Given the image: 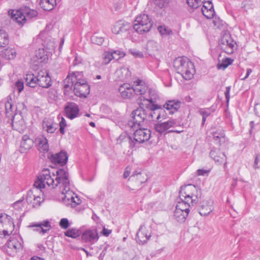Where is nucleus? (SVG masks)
<instances>
[{"label": "nucleus", "mask_w": 260, "mask_h": 260, "mask_svg": "<svg viewBox=\"0 0 260 260\" xmlns=\"http://www.w3.org/2000/svg\"><path fill=\"white\" fill-rule=\"evenodd\" d=\"M181 102L175 100L168 101L164 105V108L168 110L170 114H173L176 112L180 107Z\"/></svg>", "instance_id": "nucleus-27"}, {"label": "nucleus", "mask_w": 260, "mask_h": 260, "mask_svg": "<svg viewBox=\"0 0 260 260\" xmlns=\"http://www.w3.org/2000/svg\"><path fill=\"white\" fill-rule=\"evenodd\" d=\"M37 78L38 74L36 76L33 74H26L24 77L26 85L30 87H35L38 84Z\"/></svg>", "instance_id": "nucleus-33"}, {"label": "nucleus", "mask_w": 260, "mask_h": 260, "mask_svg": "<svg viewBox=\"0 0 260 260\" xmlns=\"http://www.w3.org/2000/svg\"><path fill=\"white\" fill-rule=\"evenodd\" d=\"M165 108L164 107L162 108L160 105H159V112L157 115V121H160L161 119H165L167 118V113L165 110Z\"/></svg>", "instance_id": "nucleus-48"}, {"label": "nucleus", "mask_w": 260, "mask_h": 260, "mask_svg": "<svg viewBox=\"0 0 260 260\" xmlns=\"http://www.w3.org/2000/svg\"><path fill=\"white\" fill-rule=\"evenodd\" d=\"M144 105L145 104L141 103L140 107L132 112V119L128 122V126L131 128L142 127L149 122Z\"/></svg>", "instance_id": "nucleus-6"}, {"label": "nucleus", "mask_w": 260, "mask_h": 260, "mask_svg": "<svg viewBox=\"0 0 260 260\" xmlns=\"http://www.w3.org/2000/svg\"><path fill=\"white\" fill-rule=\"evenodd\" d=\"M157 29L160 34L162 35H170L172 33V30L165 26H159Z\"/></svg>", "instance_id": "nucleus-49"}, {"label": "nucleus", "mask_w": 260, "mask_h": 260, "mask_svg": "<svg viewBox=\"0 0 260 260\" xmlns=\"http://www.w3.org/2000/svg\"><path fill=\"white\" fill-rule=\"evenodd\" d=\"M38 85L43 88H48L52 85V81L46 71L41 70L38 73Z\"/></svg>", "instance_id": "nucleus-12"}, {"label": "nucleus", "mask_w": 260, "mask_h": 260, "mask_svg": "<svg viewBox=\"0 0 260 260\" xmlns=\"http://www.w3.org/2000/svg\"><path fill=\"white\" fill-rule=\"evenodd\" d=\"M188 214L187 211H182L178 209H176L174 213V216L178 222L182 223L185 221Z\"/></svg>", "instance_id": "nucleus-36"}, {"label": "nucleus", "mask_w": 260, "mask_h": 260, "mask_svg": "<svg viewBox=\"0 0 260 260\" xmlns=\"http://www.w3.org/2000/svg\"><path fill=\"white\" fill-rule=\"evenodd\" d=\"M47 98L49 102L53 103L56 101L58 99V95L56 90L50 89L47 92Z\"/></svg>", "instance_id": "nucleus-42"}, {"label": "nucleus", "mask_w": 260, "mask_h": 260, "mask_svg": "<svg viewBox=\"0 0 260 260\" xmlns=\"http://www.w3.org/2000/svg\"><path fill=\"white\" fill-rule=\"evenodd\" d=\"M214 111L212 108H200L199 113L202 116V125H204L206 118Z\"/></svg>", "instance_id": "nucleus-38"}, {"label": "nucleus", "mask_w": 260, "mask_h": 260, "mask_svg": "<svg viewBox=\"0 0 260 260\" xmlns=\"http://www.w3.org/2000/svg\"><path fill=\"white\" fill-rule=\"evenodd\" d=\"M190 200H183L182 198H181V201H178V203L176 206V209H178L179 210L182 211H187L188 213L190 212L189 208L190 207L189 201Z\"/></svg>", "instance_id": "nucleus-37"}, {"label": "nucleus", "mask_w": 260, "mask_h": 260, "mask_svg": "<svg viewBox=\"0 0 260 260\" xmlns=\"http://www.w3.org/2000/svg\"><path fill=\"white\" fill-rule=\"evenodd\" d=\"M8 248L17 251L21 248V243L15 238H11L6 244Z\"/></svg>", "instance_id": "nucleus-35"}, {"label": "nucleus", "mask_w": 260, "mask_h": 260, "mask_svg": "<svg viewBox=\"0 0 260 260\" xmlns=\"http://www.w3.org/2000/svg\"><path fill=\"white\" fill-rule=\"evenodd\" d=\"M186 2L189 7L196 9L202 5L204 0H186Z\"/></svg>", "instance_id": "nucleus-45"}, {"label": "nucleus", "mask_w": 260, "mask_h": 260, "mask_svg": "<svg viewBox=\"0 0 260 260\" xmlns=\"http://www.w3.org/2000/svg\"><path fill=\"white\" fill-rule=\"evenodd\" d=\"M39 5L45 11H51L56 5V0H40Z\"/></svg>", "instance_id": "nucleus-32"}, {"label": "nucleus", "mask_w": 260, "mask_h": 260, "mask_svg": "<svg viewBox=\"0 0 260 260\" xmlns=\"http://www.w3.org/2000/svg\"><path fill=\"white\" fill-rule=\"evenodd\" d=\"M91 41L93 44L101 45L104 41V38L102 37L98 36L96 34H94L91 37Z\"/></svg>", "instance_id": "nucleus-47"}, {"label": "nucleus", "mask_w": 260, "mask_h": 260, "mask_svg": "<svg viewBox=\"0 0 260 260\" xmlns=\"http://www.w3.org/2000/svg\"><path fill=\"white\" fill-rule=\"evenodd\" d=\"M64 91L71 89L74 86V92L76 95L86 98L90 93V86L87 81L83 78L82 72H73L68 75L64 81Z\"/></svg>", "instance_id": "nucleus-1"}, {"label": "nucleus", "mask_w": 260, "mask_h": 260, "mask_svg": "<svg viewBox=\"0 0 260 260\" xmlns=\"http://www.w3.org/2000/svg\"><path fill=\"white\" fill-rule=\"evenodd\" d=\"M139 127V128L134 133L133 139L130 136L124 133L119 137V140L128 142L131 148L135 147L137 143L140 144L148 141L151 137L150 130L147 128H142V127Z\"/></svg>", "instance_id": "nucleus-4"}, {"label": "nucleus", "mask_w": 260, "mask_h": 260, "mask_svg": "<svg viewBox=\"0 0 260 260\" xmlns=\"http://www.w3.org/2000/svg\"><path fill=\"white\" fill-rule=\"evenodd\" d=\"M4 220L5 221H7L11 225L13 224V226H14V223L12 221V219L10 216L6 214Z\"/></svg>", "instance_id": "nucleus-62"}, {"label": "nucleus", "mask_w": 260, "mask_h": 260, "mask_svg": "<svg viewBox=\"0 0 260 260\" xmlns=\"http://www.w3.org/2000/svg\"><path fill=\"white\" fill-rule=\"evenodd\" d=\"M42 126L44 131L52 134L57 128V124L54 123L51 119L45 118L43 120Z\"/></svg>", "instance_id": "nucleus-26"}, {"label": "nucleus", "mask_w": 260, "mask_h": 260, "mask_svg": "<svg viewBox=\"0 0 260 260\" xmlns=\"http://www.w3.org/2000/svg\"><path fill=\"white\" fill-rule=\"evenodd\" d=\"M48 158L51 161L60 166H64L68 160V155L64 150H61L59 152L51 154Z\"/></svg>", "instance_id": "nucleus-13"}, {"label": "nucleus", "mask_w": 260, "mask_h": 260, "mask_svg": "<svg viewBox=\"0 0 260 260\" xmlns=\"http://www.w3.org/2000/svg\"><path fill=\"white\" fill-rule=\"evenodd\" d=\"M208 171L204 169H198L197 170V174L198 175H204L208 173Z\"/></svg>", "instance_id": "nucleus-63"}, {"label": "nucleus", "mask_w": 260, "mask_h": 260, "mask_svg": "<svg viewBox=\"0 0 260 260\" xmlns=\"http://www.w3.org/2000/svg\"><path fill=\"white\" fill-rule=\"evenodd\" d=\"M197 190L198 192L196 191H190V193H193L194 194L192 199H196V201L194 202V203H196L197 202V199H198L199 198H201V189L197 188Z\"/></svg>", "instance_id": "nucleus-56"}, {"label": "nucleus", "mask_w": 260, "mask_h": 260, "mask_svg": "<svg viewBox=\"0 0 260 260\" xmlns=\"http://www.w3.org/2000/svg\"><path fill=\"white\" fill-rule=\"evenodd\" d=\"M230 89H231V87L230 86L226 87V90H225V93H224L225 99H226V102L228 103L229 102V100H230Z\"/></svg>", "instance_id": "nucleus-60"}, {"label": "nucleus", "mask_w": 260, "mask_h": 260, "mask_svg": "<svg viewBox=\"0 0 260 260\" xmlns=\"http://www.w3.org/2000/svg\"><path fill=\"white\" fill-rule=\"evenodd\" d=\"M153 1L155 7L163 9L167 7L170 0H153Z\"/></svg>", "instance_id": "nucleus-43"}, {"label": "nucleus", "mask_w": 260, "mask_h": 260, "mask_svg": "<svg viewBox=\"0 0 260 260\" xmlns=\"http://www.w3.org/2000/svg\"><path fill=\"white\" fill-rule=\"evenodd\" d=\"M136 240L140 244H144L151 237L150 233H147L146 227L144 225H141L137 233Z\"/></svg>", "instance_id": "nucleus-22"}, {"label": "nucleus", "mask_w": 260, "mask_h": 260, "mask_svg": "<svg viewBox=\"0 0 260 260\" xmlns=\"http://www.w3.org/2000/svg\"><path fill=\"white\" fill-rule=\"evenodd\" d=\"M54 182V178L51 176L50 170L48 169H44L38 176L37 179L34 184V187L29 190L26 195V200L28 204H31L36 193L38 192L40 194L44 195V193L42 192V189L44 188L45 184L50 187L51 184Z\"/></svg>", "instance_id": "nucleus-3"}, {"label": "nucleus", "mask_w": 260, "mask_h": 260, "mask_svg": "<svg viewBox=\"0 0 260 260\" xmlns=\"http://www.w3.org/2000/svg\"><path fill=\"white\" fill-rule=\"evenodd\" d=\"M235 42L229 32L225 31L219 41V46L221 50L228 54H232L235 48Z\"/></svg>", "instance_id": "nucleus-9"}, {"label": "nucleus", "mask_w": 260, "mask_h": 260, "mask_svg": "<svg viewBox=\"0 0 260 260\" xmlns=\"http://www.w3.org/2000/svg\"><path fill=\"white\" fill-rule=\"evenodd\" d=\"M190 191H196L198 192L197 188L194 185L187 184L181 186L179 191L180 200H181V198H182L183 200H190L192 203L193 202H195L196 199H192L194 194L193 193H190Z\"/></svg>", "instance_id": "nucleus-10"}, {"label": "nucleus", "mask_w": 260, "mask_h": 260, "mask_svg": "<svg viewBox=\"0 0 260 260\" xmlns=\"http://www.w3.org/2000/svg\"><path fill=\"white\" fill-rule=\"evenodd\" d=\"M111 233V230H108L104 228L102 231V234L105 236H108Z\"/></svg>", "instance_id": "nucleus-64"}, {"label": "nucleus", "mask_w": 260, "mask_h": 260, "mask_svg": "<svg viewBox=\"0 0 260 260\" xmlns=\"http://www.w3.org/2000/svg\"><path fill=\"white\" fill-rule=\"evenodd\" d=\"M8 13L9 15L11 16V18L20 24L24 23L27 18L30 19L36 17L38 14L36 10L26 7L16 12L14 10H10L8 11Z\"/></svg>", "instance_id": "nucleus-8"}, {"label": "nucleus", "mask_w": 260, "mask_h": 260, "mask_svg": "<svg viewBox=\"0 0 260 260\" xmlns=\"http://www.w3.org/2000/svg\"><path fill=\"white\" fill-rule=\"evenodd\" d=\"M60 226L63 229H67L69 226V222L67 218H62L59 222Z\"/></svg>", "instance_id": "nucleus-53"}, {"label": "nucleus", "mask_w": 260, "mask_h": 260, "mask_svg": "<svg viewBox=\"0 0 260 260\" xmlns=\"http://www.w3.org/2000/svg\"><path fill=\"white\" fill-rule=\"evenodd\" d=\"M131 24L123 20L116 22L112 28V31L116 35H123L131 28Z\"/></svg>", "instance_id": "nucleus-14"}, {"label": "nucleus", "mask_w": 260, "mask_h": 260, "mask_svg": "<svg viewBox=\"0 0 260 260\" xmlns=\"http://www.w3.org/2000/svg\"><path fill=\"white\" fill-rule=\"evenodd\" d=\"M8 43V35L4 30H0V47H3Z\"/></svg>", "instance_id": "nucleus-39"}, {"label": "nucleus", "mask_w": 260, "mask_h": 260, "mask_svg": "<svg viewBox=\"0 0 260 260\" xmlns=\"http://www.w3.org/2000/svg\"><path fill=\"white\" fill-rule=\"evenodd\" d=\"M213 139L214 141L221 146L226 141L224 131L220 128L212 132Z\"/></svg>", "instance_id": "nucleus-28"}, {"label": "nucleus", "mask_w": 260, "mask_h": 260, "mask_svg": "<svg viewBox=\"0 0 260 260\" xmlns=\"http://www.w3.org/2000/svg\"><path fill=\"white\" fill-rule=\"evenodd\" d=\"M132 87L134 88V92H136V95H141L142 98L143 96L145 95L148 90V86L145 82L139 79L133 82Z\"/></svg>", "instance_id": "nucleus-19"}, {"label": "nucleus", "mask_w": 260, "mask_h": 260, "mask_svg": "<svg viewBox=\"0 0 260 260\" xmlns=\"http://www.w3.org/2000/svg\"><path fill=\"white\" fill-rule=\"evenodd\" d=\"M163 123H164L167 129L168 130L170 128L173 127L175 125H176V121L174 119H171Z\"/></svg>", "instance_id": "nucleus-54"}, {"label": "nucleus", "mask_w": 260, "mask_h": 260, "mask_svg": "<svg viewBox=\"0 0 260 260\" xmlns=\"http://www.w3.org/2000/svg\"><path fill=\"white\" fill-rule=\"evenodd\" d=\"M59 131L60 133L63 135L65 133L64 128L67 126V123L65 119L61 117V120L59 122Z\"/></svg>", "instance_id": "nucleus-52"}, {"label": "nucleus", "mask_w": 260, "mask_h": 260, "mask_svg": "<svg viewBox=\"0 0 260 260\" xmlns=\"http://www.w3.org/2000/svg\"><path fill=\"white\" fill-rule=\"evenodd\" d=\"M154 129L160 134H163L165 132L167 131L166 127L165 126L163 122H158L154 124Z\"/></svg>", "instance_id": "nucleus-46"}, {"label": "nucleus", "mask_w": 260, "mask_h": 260, "mask_svg": "<svg viewBox=\"0 0 260 260\" xmlns=\"http://www.w3.org/2000/svg\"><path fill=\"white\" fill-rule=\"evenodd\" d=\"M148 95L145 94L143 96L144 101L148 102L147 104H156V101L159 99V96L155 90L150 88L148 89Z\"/></svg>", "instance_id": "nucleus-29"}, {"label": "nucleus", "mask_w": 260, "mask_h": 260, "mask_svg": "<svg viewBox=\"0 0 260 260\" xmlns=\"http://www.w3.org/2000/svg\"><path fill=\"white\" fill-rule=\"evenodd\" d=\"M81 234V232L76 229H69L65 233V236L72 238H76L79 237Z\"/></svg>", "instance_id": "nucleus-40"}, {"label": "nucleus", "mask_w": 260, "mask_h": 260, "mask_svg": "<svg viewBox=\"0 0 260 260\" xmlns=\"http://www.w3.org/2000/svg\"><path fill=\"white\" fill-rule=\"evenodd\" d=\"M24 200V198H22V199L19 200L18 201L15 202L14 204H13V206H14V207L16 209H19V208H21L20 206H19V204H21V203L22 202V201H23Z\"/></svg>", "instance_id": "nucleus-61"}, {"label": "nucleus", "mask_w": 260, "mask_h": 260, "mask_svg": "<svg viewBox=\"0 0 260 260\" xmlns=\"http://www.w3.org/2000/svg\"><path fill=\"white\" fill-rule=\"evenodd\" d=\"M132 54L134 56L139 58H142L143 57V54L142 52L139 51L130 50Z\"/></svg>", "instance_id": "nucleus-57"}, {"label": "nucleus", "mask_w": 260, "mask_h": 260, "mask_svg": "<svg viewBox=\"0 0 260 260\" xmlns=\"http://www.w3.org/2000/svg\"><path fill=\"white\" fill-rule=\"evenodd\" d=\"M210 156L217 165L223 164L225 167L227 164L226 156L224 152H221L218 148H213L210 152Z\"/></svg>", "instance_id": "nucleus-16"}, {"label": "nucleus", "mask_w": 260, "mask_h": 260, "mask_svg": "<svg viewBox=\"0 0 260 260\" xmlns=\"http://www.w3.org/2000/svg\"><path fill=\"white\" fill-rule=\"evenodd\" d=\"M103 59V63L104 64L108 63L112 59L115 58V56H113V54L110 52H106L102 55Z\"/></svg>", "instance_id": "nucleus-44"}, {"label": "nucleus", "mask_w": 260, "mask_h": 260, "mask_svg": "<svg viewBox=\"0 0 260 260\" xmlns=\"http://www.w3.org/2000/svg\"><path fill=\"white\" fill-rule=\"evenodd\" d=\"M15 88L18 90V93H20L24 88V83L22 80H18L15 84Z\"/></svg>", "instance_id": "nucleus-51"}, {"label": "nucleus", "mask_w": 260, "mask_h": 260, "mask_svg": "<svg viewBox=\"0 0 260 260\" xmlns=\"http://www.w3.org/2000/svg\"><path fill=\"white\" fill-rule=\"evenodd\" d=\"M66 116L70 119H73L79 116V109L74 103H68L64 108Z\"/></svg>", "instance_id": "nucleus-21"}, {"label": "nucleus", "mask_w": 260, "mask_h": 260, "mask_svg": "<svg viewBox=\"0 0 260 260\" xmlns=\"http://www.w3.org/2000/svg\"><path fill=\"white\" fill-rule=\"evenodd\" d=\"M174 67L184 79L189 80L193 78L195 72L194 64L187 58H176L174 61Z\"/></svg>", "instance_id": "nucleus-5"}, {"label": "nucleus", "mask_w": 260, "mask_h": 260, "mask_svg": "<svg viewBox=\"0 0 260 260\" xmlns=\"http://www.w3.org/2000/svg\"><path fill=\"white\" fill-rule=\"evenodd\" d=\"M213 201L211 199L204 200L200 203L199 212L201 216H207L213 210Z\"/></svg>", "instance_id": "nucleus-20"}, {"label": "nucleus", "mask_w": 260, "mask_h": 260, "mask_svg": "<svg viewBox=\"0 0 260 260\" xmlns=\"http://www.w3.org/2000/svg\"><path fill=\"white\" fill-rule=\"evenodd\" d=\"M13 104L11 102L9 101H7L5 103V110H6V114L8 117H12L13 119L14 117V113L13 111ZM12 126L16 130H18L21 128L20 127H23V121L21 119L18 122H14L13 120L12 122Z\"/></svg>", "instance_id": "nucleus-18"}, {"label": "nucleus", "mask_w": 260, "mask_h": 260, "mask_svg": "<svg viewBox=\"0 0 260 260\" xmlns=\"http://www.w3.org/2000/svg\"><path fill=\"white\" fill-rule=\"evenodd\" d=\"M144 106L146 109L148 121H157L159 105L158 104H145Z\"/></svg>", "instance_id": "nucleus-15"}, {"label": "nucleus", "mask_w": 260, "mask_h": 260, "mask_svg": "<svg viewBox=\"0 0 260 260\" xmlns=\"http://www.w3.org/2000/svg\"><path fill=\"white\" fill-rule=\"evenodd\" d=\"M108 248V245H106L104 247L102 252L100 253V254L99 256V260H103V258L106 254V253Z\"/></svg>", "instance_id": "nucleus-58"}, {"label": "nucleus", "mask_w": 260, "mask_h": 260, "mask_svg": "<svg viewBox=\"0 0 260 260\" xmlns=\"http://www.w3.org/2000/svg\"><path fill=\"white\" fill-rule=\"evenodd\" d=\"M113 54V56H115V59L118 60L120 58L123 57L125 55V54L123 52L121 51L120 50H116L112 52Z\"/></svg>", "instance_id": "nucleus-55"}, {"label": "nucleus", "mask_w": 260, "mask_h": 260, "mask_svg": "<svg viewBox=\"0 0 260 260\" xmlns=\"http://www.w3.org/2000/svg\"><path fill=\"white\" fill-rule=\"evenodd\" d=\"M202 8L203 14L208 19H211L215 14L213 5L211 1L205 2Z\"/></svg>", "instance_id": "nucleus-25"}, {"label": "nucleus", "mask_w": 260, "mask_h": 260, "mask_svg": "<svg viewBox=\"0 0 260 260\" xmlns=\"http://www.w3.org/2000/svg\"><path fill=\"white\" fill-rule=\"evenodd\" d=\"M29 227H36L37 229L34 231L44 235L51 229V225L50 222L48 220H44L40 222L33 223L30 224Z\"/></svg>", "instance_id": "nucleus-23"}, {"label": "nucleus", "mask_w": 260, "mask_h": 260, "mask_svg": "<svg viewBox=\"0 0 260 260\" xmlns=\"http://www.w3.org/2000/svg\"><path fill=\"white\" fill-rule=\"evenodd\" d=\"M34 59L38 63L45 62L48 60L47 54L44 49H39L36 52Z\"/></svg>", "instance_id": "nucleus-34"}, {"label": "nucleus", "mask_w": 260, "mask_h": 260, "mask_svg": "<svg viewBox=\"0 0 260 260\" xmlns=\"http://www.w3.org/2000/svg\"><path fill=\"white\" fill-rule=\"evenodd\" d=\"M17 55L16 50L13 48L4 49L1 52V56L4 59L9 60L14 59Z\"/></svg>", "instance_id": "nucleus-31"}, {"label": "nucleus", "mask_w": 260, "mask_h": 260, "mask_svg": "<svg viewBox=\"0 0 260 260\" xmlns=\"http://www.w3.org/2000/svg\"><path fill=\"white\" fill-rule=\"evenodd\" d=\"M152 25L153 22L149 15L141 14L136 17L133 28L138 33L143 34L148 32Z\"/></svg>", "instance_id": "nucleus-7"}, {"label": "nucleus", "mask_w": 260, "mask_h": 260, "mask_svg": "<svg viewBox=\"0 0 260 260\" xmlns=\"http://www.w3.org/2000/svg\"><path fill=\"white\" fill-rule=\"evenodd\" d=\"M119 92L121 96L124 99H132L136 96L132 85L128 83H124L119 87Z\"/></svg>", "instance_id": "nucleus-17"}, {"label": "nucleus", "mask_w": 260, "mask_h": 260, "mask_svg": "<svg viewBox=\"0 0 260 260\" xmlns=\"http://www.w3.org/2000/svg\"><path fill=\"white\" fill-rule=\"evenodd\" d=\"M35 143V141L30 139L28 135H25L22 137L21 143V150L22 152L30 149Z\"/></svg>", "instance_id": "nucleus-30"}, {"label": "nucleus", "mask_w": 260, "mask_h": 260, "mask_svg": "<svg viewBox=\"0 0 260 260\" xmlns=\"http://www.w3.org/2000/svg\"><path fill=\"white\" fill-rule=\"evenodd\" d=\"M233 59L230 58H225L223 59L221 62H219L217 65V69L219 70L223 69L224 70L229 65L233 63Z\"/></svg>", "instance_id": "nucleus-41"}, {"label": "nucleus", "mask_w": 260, "mask_h": 260, "mask_svg": "<svg viewBox=\"0 0 260 260\" xmlns=\"http://www.w3.org/2000/svg\"><path fill=\"white\" fill-rule=\"evenodd\" d=\"M35 143L40 152H47L49 150L48 140L44 136L42 135L36 138L35 140Z\"/></svg>", "instance_id": "nucleus-24"}, {"label": "nucleus", "mask_w": 260, "mask_h": 260, "mask_svg": "<svg viewBox=\"0 0 260 260\" xmlns=\"http://www.w3.org/2000/svg\"><path fill=\"white\" fill-rule=\"evenodd\" d=\"M42 197L40 196V194H37L36 193L35 198H34V200L32 202L31 204L33 207H35L36 206L40 205L42 202Z\"/></svg>", "instance_id": "nucleus-50"}, {"label": "nucleus", "mask_w": 260, "mask_h": 260, "mask_svg": "<svg viewBox=\"0 0 260 260\" xmlns=\"http://www.w3.org/2000/svg\"><path fill=\"white\" fill-rule=\"evenodd\" d=\"M254 112L258 117H260V104H256L254 107Z\"/></svg>", "instance_id": "nucleus-59"}, {"label": "nucleus", "mask_w": 260, "mask_h": 260, "mask_svg": "<svg viewBox=\"0 0 260 260\" xmlns=\"http://www.w3.org/2000/svg\"><path fill=\"white\" fill-rule=\"evenodd\" d=\"M52 174L55 178H54V182L51 184V186L52 188H55L58 184H61L60 188H62L61 191L62 201L64 203L69 201L78 204L79 203L75 200V198L73 197L74 192L70 189V181L67 170L63 168L59 169L56 171V174L53 172Z\"/></svg>", "instance_id": "nucleus-2"}, {"label": "nucleus", "mask_w": 260, "mask_h": 260, "mask_svg": "<svg viewBox=\"0 0 260 260\" xmlns=\"http://www.w3.org/2000/svg\"><path fill=\"white\" fill-rule=\"evenodd\" d=\"M81 238L83 242L93 244L99 238L97 230L93 228L84 231L81 235Z\"/></svg>", "instance_id": "nucleus-11"}]
</instances>
